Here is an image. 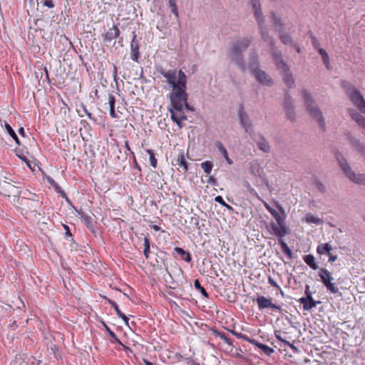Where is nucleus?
Returning a JSON list of instances; mask_svg holds the SVG:
<instances>
[{
    "label": "nucleus",
    "mask_w": 365,
    "mask_h": 365,
    "mask_svg": "<svg viewBox=\"0 0 365 365\" xmlns=\"http://www.w3.org/2000/svg\"><path fill=\"white\" fill-rule=\"evenodd\" d=\"M17 202L19 205H24L27 201L31 200V208H36L38 205L39 199L36 194L30 192L26 190L23 192V196L16 197Z\"/></svg>",
    "instance_id": "obj_11"
},
{
    "label": "nucleus",
    "mask_w": 365,
    "mask_h": 365,
    "mask_svg": "<svg viewBox=\"0 0 365 365\" xmlns=\"http://www.w3.org/2000/svg\"><path fill=\"white\" fill-rule=\"evenodd\" d=\"M216 336L220 337L221 339H222L226 344H227L230 346L232 345V340L228 338L225 333L222 332H217Z\"/></svg>",
    "instance_id": "obj_37"
},
{
    "label": "nucleus",
    "mask_w": 365,
    "mask_h": 365,
    "mask_svg": "<svg viewBox=\"0 0 365 365\" xmlns=\"http://www.w3.org/2000/svg\"><path fill=\"white\" fill-rule=\"evenodd\" d=\"M150 228L153 229L154 231L158 232L160 230V227L156 225H150Z\"/></svg>",
    "instance_id": "obj_58"
},
{
    "label": "nucleus",
    "mask_w": 365,
    "mask_h": 365,
    "mask_svg": "<svg viewBox=\"0 0 365 365\" xmlns=\"http://www.w3.org/2000/svg\"><path fill=\"white\" fill-rule=\"evenodd\" d=\"M108 105L110 108V115L113 118H119L120 115L115 110V96L109 93L108 96Z\"/></svg>",
    "instance_id": "obj_20"
},
{
    "label": "nucleus",
    "mask_w": 365,
    "mask_h": 365,
    "mask_svg": "<svg viewBox=\"0 0 365 365\" xmlns=\"http://www.w3.org/2000/svg\"><path fill=\"white\" fill-rule=\"evenodd\" d=\"M3 179L1 180H6V181H9L10 182H14V183H16V184H19V182L16 180H15L14 178H12L10 175L9 176H3L2 177Z\"/></svg>",
    "instance_id": "obj_50"
},
{
    "label": "nucleus",
    "mask_w": 365,
    "mask_h": 365,
    "mask_svg": "<svg viewBox=\"0 0 365 365\" xmlns=\"http://www.w3.org/2000/svg\"><path fill=\"white\" fill-rule=\"evenodd\" d=\"M279 243V245L281 246L282 252L285 255H287L289 259H292V250H290V248L287 245V243L282 239H280Z\"/></svg>",
    "instance_id": "obj_26"
},
{
    "label": "nucleus",
    "mask_w": 365,
    "mask_h": 365,
    "mask_svg": "<svg viewBox=\"0 0 365 365\" xmlns=\"http://www.w3.org/2000/svg\"><path fill=\"white\" fill-rule=\"evenodd\" d=\"M279 292H280L281 295H282V297H284V291L282 289V288H281V287H280V289H279Z\"/></svg>",
    "instance_id": "obj_63"
},
{
    "label": "nucleus",
    "mask_w": 365,
    "mask_h": 365,
    "mask_svg": "<svg viewBox=\"0 0 365 365\" xmlns=\"http://www.w3.org/2000/svg\"><path fill=\"white\" fill-rule=\"evenodd\" d=\"M63 227H64V229L66 230V235L67 236H68V237H71L72 235H71V231H70V229H69L68 226V225H63Z\"/></svg>",
    "instance_id": "obj_57"
},
{
    "label": "nucleus",
    "mask_w": 365,
    "mask_h": 365,
    "mask_svg": "<svg viewBox=\"0 0 365 365\" xmlns=\"http://www.w3.org/2000/svg\"><path fill=\"white\" fill-rule=\"evenodd\" d=\"M176 165L179 166L178 170L185 173L188 170V163L185 159L184 150L180 149L178 150V157L176 158Z\"/></svg>",
    "instance_id": "obj_14"
},
{
    "label": "nucleus",
    "mask_w": 365,
    "mask_h": 365,
    "mask_svg": "<svg viewBox=\"0 0 365 365\" xmlns=\"http://www.w3.org/2000/svg\"><path fill=\"white\" fill-rule=\"evenodd\" d=\"M304 262L312 269H316L317 265L315 262V257L312 255H307L304 257Z\"/></svg>",
    "instance_id": "obj_25"
},
{
    "label": "nucleus",
    "mask_w": 365,
    "mask_h": 365,
    "mask_svg": "<svg viewBox=\"0 0 365 365\" xmlns=\"http://www.w3.org/2000/svg\"><path fill=\"white\" fill-rule=\"evenodd\" d=\"M174 252L180 256L182 260L187 262H191V255L188 251H186L181 247H176L174 248Z\"/></svg>",
    "instance_id": "obj_21"
},
{
    "label": "nucleus",
    "mask_w": 365,
    "mask_h": 365,
    "mask_svg": "<svg viewBox=\"0 0 365 365\" xmlns=\"http://www.w3.org/2000/svg\"><path fill=\"white\" fill-rule=\"evenodd\" d=\"M306 221L309 223H318L319 220L317 217L309 214L306 216Z\"/></svg>",
    "instance_id": "obj_43"
},
{
    "label": "nucleus",
    "mask_w": 365,
    "mask_h": 365,
    "mask_svg": "<svg viewBox=\"0 0 365 365\" xmlns=\"http://www.w3.org/2000/svg\"><path fill=\"white\" fill-rule=\"evenodd\" d=\"M258 63L250 66V72L259 83L262 85L270 86L272 83V78L263 71L257 69Z\"/></svg>",
    "instance_id": "obj_10"
},
{
    "label": "nucleus",
    "mask_w": 365,
    "mask_h": 365,
    "mask_svg": "<svg viewBox=\"0 0 365 365\" xmlns=\"http://www.w3.org/2000/svg\"><path fill=\"white\" fill-rule=\"evenodd\" d=\"M158 71L166 78L167 83L172 88L171 92L168 95L170 101L168 111L172 120L181 128H182V123L187 120L185 110H194L193 108L190 106L187 103L186 75L182 70H179L178 73L177 71L174 69L166 71L164 68H160Z\"/></svg>",
    "instance_id": "obj_1"
},
{
    "label": "nucleus",
    "mask_w": 365,
    "mask_h": 365,
    "mask_svg": "<svg viewBox=\"0 0 365 365\" xmlns=\"http://www.w3.org/2000/svg\"><path fill=\"white\" fill-rule=\"evenodd\" d=\"M257 145L259 149L264 153H268L270 150L269 143L263 137H261L260 140L257 141Z\"/></svg>",
    "instance_id": "obj_24"
},
{
    "label": "nucleus",
    "mask_w": 365,
    "mask_h": 365,
    "mask_svg": "<svg viewBox=\"0 0 365 365\" xmlns=\"http://www.w3.org/2000/svg\"><path fill=\"white\" fill-rule=\"evenodd\" d=\"M306 297H302L299 299L300 304L303 305L304 310H309L314 307L319 302H316L312 297V292L309 291V287L306 286L305 289Z\"/></svg>",
    "instance_id": "obj_12"
},
{
    "label": "nucleus",
    "mask_w": 365,
    "mask_h": 365,
    "mask_svg": "<svg viewBox=\"0 0 365 365\" xmlns=\"http://www.w3.org/2000/svg\"><path fill=\"white\" fill-rule=\"evenodd\" d=\"M238 116L240 118V123L242 126L244 128L245 132H248L249 129L251 127V123L247 118L246 113L244 111L243 107H242L238 113Z\"/></svg>",
    "instance_id": "obj_16"
},
{
    "label": "nucleus",
    "mask_w": 365,
    "mask_h": 365,
    "mask_svg": "<svg viewBox=\"0 0 365 365\" xmlns=\"http://www.w3.org/2000/svg\"><path fill=\"white\" fill-rule=\"evenodd\" d=\"M273 217L276 220L277 225H279L280 227H287L284 220L279 213H277V215H274Z\"/></svg>",
    "instance_id": "obj_41"
},
{
    "label": "nucleus",
    "mask_w": 365,
    "mask_h": 365,
    "mask_svg": "<svg viewBox=\"0 0 365 365\" xmlns=\"http://www.w3.org/2000/svg\"><path fill=\"white\" fill-rule=\"evenodd\" d=\"M19 134H20V135H21L22 136H24V135H25V131H24V128H22V127H21V128H20L19 129Z\"/></svg>",
    "instance_id": "obj_60"
},
{
    "label": "nucleus",
    "mask_w": 365,
    "mask_h": 365,
    "mask_svg": "<svg viewBox=\"0 0 365 365\" xmlns=\"http://www.w3.org/2000/svg\"><path fill=\"white\" fill-rule=\"evenodd\" d=\"M0 193L7 197H19L21 191L20 187L15 186L6 180H0Z\"/></svg>",
    "instance_id": "obj_9"
},
{
    "label": "nucleus",
    "mask_w": 365,
    "mask_h": 365,
    "mask_svg": "<svg viewBox=\"0 0 365 365\" xmlns=\"http://www.w3.org/2000/svg\"><path fill=\"white\" fill-rule=\"evenodd\" d=\"M118 73V68L115 65H113V76L114 78H116Z\"/></svg>",
    "instance_id": "obj_56"
},
{
    "label": "nucleus",
    "mask_w": 365,
    "mask_h": 365,
    "mask_svg": "<svg viewBox=\"0 0 365 365\" xmlns=\"http://www.w3.org/2000/svg\"><path fill=\"white\" fill-rule=\"evenodd\" d=\"M26 162L27 166L32 170H34L36 164L31 160H27L25 157L22 158Z\"/></svg>",
    "instance_id": "obj_49"
},
{
    "label": "nucleus",
    "mask_w": 365,
    "mask_h": 365,
    "mask_svg": "<svg viewBox=\"0 0 365 365\" xmlns=\"http://www.w3.org/2000/svg\"><path fill=\"white\" fill-rule=\"evenodd\" d=\"M252 301L257 303L259 310H264L268 308L279 312L282 310V306L274 303L271 297H266L263 295H259L256 299H253Z\"/></svg>",
    "instance_id": "obj_8"
},
{
    "label": "nucleus",
    "mask_w": 365,
    "mask_h": 365,
    "mask_svg": "<svg viewBox=\"0 0 365 365\" xmlns=\"http://www.w3.org/2000/svg\"><path fill=\"white\" fill-rule=\"evenodd\" d=\"M336 158L343 173L350 181L357 185H365V173H356L341 153H336Z\"/></svg>",
    "instance_id": "obj_3"
},
{
    "label": "nucleus",
    "mask_w": 365,
    "mask_h": 365,
    "mask_svg": "<svg viewBox=\"0 0 365 365\" xmlns=\"http://www.w3.org/2000/svg\"><path fill=\"white\" fill-rule=\"evenodd\" d=\"M146 152L149 155L150 165H152V167L153 168H156L158 166V160L155 156L154 151L151 149H148V150H146Z\"/></svg>",
    "instance_id": "obj_28"
},
{
    "label": "nucleus",
    "mask_w": 365,
    "mask_h": 365,
    "mask_svg": "<svg viewBox=\"0 0 365 365\" xmlns=\"http://www.w3.org/2000/svg\"><path fill=\"white\" fill-rule=\"evenodd\" d=\"M215 200L217 202L221 204L222 205L227 207V208H231V207L224 201L223 198L221 196H217L215 198Z\"/></svg>",
    "instance_id": "obj_45"
},
{
    "label": "nucleus",
    "mask_w": 365,
    "mask_h": 365,
    "mask_svg": "<svg viewBox=\"0 0 365 365\" xmlns=\"http://www.w3.org/2000/svg\"><path fill=\"white\" fill-rule=\"evenodd\" d=\"M268 282L272 287L277 288V289H280L279 285L270 276L268 277Z\"/></svg>",
    "instance_id": "obj_47"
},
{
    "label": "nucleus",
    "mask_w": 365,
    "mask_h": 365,
    "mask_svg": "<svg viewBox=\"0 0 365 365\" xmlns=\"http://www.w3.org/2000/svg\"><path fill=\"white\" fill-rule=\"evenodd\" d=\"M271 20L273 24L274 28L276 31H284V23L280 17H278L276 13L272 12L271 14Z\"/></svg>",
    "instance_id": "obj_19"
},
{
    "label": "nucleus",
    "mask_w": 365,
    "mask_h": 365,
    "mask_svg": "<svg viewBox=\"0 0 365 365\" xmlns=\"http://www.w3.org/2000/svg\"><path fill=\"white\" fill-rule=\"evenodd\" d=\"M264 205L266 209L272 214V216L277 215L278 213L274 209L272 208L268 203L264 202Z\"/></svg>",
    "instance_id": "obj_48"
},
{
    "label": "nucleus",
    "mask_w": 365,
    "mask_h": 365,
    "mask_svg": "<svg viewBox=\"0 0 365 365\" xmlns=\"http://www.w3.org/2000/svg\"><path fill=\"white\" fill-rule=\"evenodd\" d=\"M279 38L282 41V42L284 44H292L293 43V41L292 38L289 36L284 34V31H279Z\"/></svg>",
    "instance_id": "obj_32"
},
{
    "label": "nucleus",
    "mask_w": 365,
    "mask_h": 365,
    "mask_svg": "<svg viewBox=\"0 0 365 365\" xmlns=\"http://www.w3.org/2000/svg\"><path fill=\"white\" fill-rule=\"evenodd\" d=\"M271 227L274 235L281 239L288 233V229L287 227H280L274 222L271 223Z\"/></svg>",
    "instance_id": "obj_18"
},
{
    "label": "nucleus",
    "mask_w": 365,
    "mask_h": 365,
    "mask_svg": "<svg viewBox=\"0 0 365 365\" xmlns=\"http://www.w3.org/2000/svg\"><path fill=\"white\" fill-rule=\"evenodd\" d=\"M48 181L52 186H53L56 188V190H58L60 188L53 179L48 178Z\"/></svg>",
    "instance_id": "obj_51"
},
{
    "label": "nucleus",
    "mask_w": 365,
    "mask_h": 365,
    "mask_svg": "<svg viewBox=\"0 0 365 365\" xmlns=\"http://www.w3.org/2000/svg\"><path fill=\"white\" fill-rule=\"evenodd\" d=\"M103 325L105 327L106 330L108 331V334L110 335V336L111 338H113L114 339V341H116L117 343L122 344L121 341L117 337L116 334L105 323L103 324Z\"/></svg>",
    "instance_id": "obj_36"
},
{
    "label": "nucleus",
    "mask_w": 365,
    "mask_h": 365,
    "mask_svg": "<svg viewBox=\"0 0 365 365\" xmlns=\"http://www.w3.org/2000/svg\"><path fill=\"white\" fill-rule=\"evenodd\" d=\"M226 161L228 163V164L231 165L232 164V161L230 160V158L228 156V154L227 155V157H224Z\"/></svg>",
    "instance_id": "obj_61"
},
{
    "label": "nucleus",
    "mask_w": 365,
    "mask_h": 365,
    "mask_svg": "<svg viewBox=\"0 0 365 365\" xmlns=\"http://www.w3.org/2000/svg\"><path fill=\"white\" fill-rule=\"evenodd\" d=\"M120 30L116 25H113L107 32L103 34V39L105 42H110L112 40L120 36Z\"/></svg>",
    "instance_id": "obj_15"
},
{
    "label": "nucleus",
    "mask_w": 365,
    "mask_h": 365,
    "mask_svg": "<svg viewBox=\"0 0 365 365\" xmlns=\"http://www.w3.org/2000/svg\"><path fill=\"white\" fill-rule=\"evenodd\" d=\"M333 250L332 247L329 243H325L321 248V255L326 253H329Z\"/></svg>",
    "instance_id": "obj_39"
},
{
    "label": "nucleus",
    "mask_w": 365,
    "mask_h": 365,
    "mask_svg": "<svg viewBox=\"0 0 365 365\" xmlns=\"http://www.w3.org/2000/svg\"><path fill=\"white\" fill-rule=\"evenodd\" d=\"M107 300L108 303L113 307L118 316L123 313L119 309L118 304L114 301L109 299H108Z\"/></svg>",
    "instance_id": "obj_42"
},
{
    "label": "nucleus",
    "mask_w": 365,
    "mask_h": 365,
    "mask_svg": "<svg viewBox=\"0 0 365 365\" xmlns=\"http://www.w3.org/2000/svg\"><path fill=\"white\" fill-rule=\"evenodd\" d=\"M284 108L286 109L287 114L288 117L291 120H293L294 118V113L292 110V102H289V99H287L284 103Z\"/></svg>",
    "instance_id": "obj_29"
},
{
    "label": "nucleus",
    "mask_w": 365,
    "mask_h": 365,
    "mask_svg": "<svg viewBox=\"0 0 365 365\" xmlns=\"http://www.w3.org/2000/svg\"><path fill=\"white\" fill-rule=\"evenodd\" d=\"M118 317L121 318L123 320L125 324L128 326L129 319L128 317H126L123 313H121L120 315H118Z\"/></svg>",
    "instance_id": "obj_53"
},
{
    "label": "nucleus",
    "mask_w": 365,
    "mask_h": 365,
    "mask_svg": "<svg viewBox=\"0 0 365 365\" xmlns=\"http://www.w3.org/2000/svg\"><path fill=\"white\" fill-rule=\"evenodd\" d=\"M215 146L217 147L218 150L222 154L223 157H227V155L228 154L227 151L221 142L217 141L215 143Z\"/></svg>",
    "instance_id": "obj_38"
},
{
    "label": "nucleus",
    "mask_w": 365,
    "mask_h": 365,
    "mask_svg": "<svg viewBox=\"0 0 365 365\" xmlns=\"http://www.w3.org/2000/svg\"><path fill=\"white\" fill-rule=\"evenodd\" d=\"M316 251L318 254H319V245H318L316 248Z\"/></svg>",
    "instance_id": "obj_64"
},
{
    "label": "nucleus",
    "mask_w": 365,
    "mask_h": 365,
    "mask_svg": "<svg viewBox=\"0 0 365 365\" xmlns=\"http://www.w3.org/2000/svg\"><path fill=\"white\" fill-rule=\"evenodd\" d=\"M125 147L126 148L127 150H128V151H130V152H132V151H131V149H130V145H129V142H128V140H126V141L125 142Z\"/></svg>",
    "instance_id": "obj_59"
},
{
    "label": "nucleus",
    "mask_w": 365,
    "mask_h": 365,
    "mask_svg": "<svg viewBox=\"0 0 365 365\" xmlns=\"http://www.w3.org/2000/svg\"><path fill=\"white\" fill-rule=\"evenodd\" d=\"M321 57L322 58L323 63L326 66V68L328 70L331 69L330 63H329V58L328 56V53L326 52L325 50L321 48Z\"/></svg>",
    "instance_id": "obj_30"
},
{
    "label": "nucleus",
    "mask_w": 365,
    "mask_h": 365,
    "mask_svg": "<svg viewBox=\"0 0 365 365\" xmlns=\"http://www.w3.org/2000/svg\"><path fill=\"white\" fill-rule=\"evenodd\" d=\"M143 362L145 363V365H153V363L148 361L147 359H143Z\"/></svg>",
    "instance_id": "obj_62"
},
{
    "label": "nucleus",
    "mask_w": 365,
    "mask_h": 365,
    "mask_svg": "<svg viewBox=\"0 0 365 365\" xmlns=\"http://www.w3.org/2000/svg\"><path fill=\"white\" fill-rule=\"evenodd\" d=\"M194 287L196 289L199 290L205 297L208 298V294L206 292L205 289L201 286L199 279H195L194 281Z\"/></svg>",
    "instance_id": "obj_33"
},
{
    "label": "nucleus",
    "mask_w": 365,
    "mask_h": 365,
    "mask_svg": "<svg viewBox=\"0 0 365 365\" xmlns=\"http://www.w3.org/2000/svg\"><path fill=\"white\" fill-rule=\"evenodd\" d=\"M21 206L23 210H25L26 212H34L36 210V208H29L31 207V200L27 201L24 205H19Z\"/></svg>",
    "instance_id": "obj_40"
},
{
    "label": "nucleus",
    "mask_w": 365,
    "mask_h": 365,
    "mask_svg": "<svg viewBox=\"0 0 365 365\" xmlns=\"http://www.w3.org/2000/svg\"><path fill=\"white\" fill-rule=\"evenodd\" d=\"M285 345H287L289 346L294 352L297 351V348L292 343L287 341V343L285 344Z\"/></svg>",
    "instance_id": "obj_55"
},
{
    "label": "nucleus",
    "mask_w": 365,
    "mask_h": 365,
    "mask_svg": "<svg viewBox=\"0 0 365 365\" xmlns=\"http://www.w3.org/2000/svg\"><path fill=\"white\" fill-rule=\"evenodd\" d=\"M342 87L352 103L365 114V100L361 92L347 81L342 82Z\"/></svg>",
    "instance_id": "obj_4"
},
{
    "label": "nucleus",
    "mask_w": 365,
    "mask_h": 365,
    "mask_svg": "<svg viewBox=\"0 0 365 365\" xmlns=\"http://www.w3.org/2000/svg\"><path fill=\"white\" fill-rule=\"evenodd\" d=\"M200 165L206 174H207V175L210 174L212 167H213V164L212 162L207 160V161L202 163Z\"/></svg>",
    "instance_id": "obj_31"
},
{
    "label": "nucleus",
    "mask_w": 365,
    "mask_h": 365,
    "mask_svg": "<svg viewBox=\"0 0 365 365\" xmlns=\"http://www.w3.org/2000/svg\"><path fill=\"white\" fill-rule=\"evenodd\" d=\"M250 4L255 12L259 35L262 39L269 46L277 67L284 73L283 81L284 83L291 88L294 83V80L292 78V75L289 72V70L287 65L282 59L281 53H278L275 51L274 40L272 36H269V29L265 25V20L262 15L259 0H250Z\"/></svg>",
    "instance_id": "obj_2"
},
{
    "label": "nucleus",
    "mask_w": 365,
    "mask_h": 365,
    "mask_svg": "<svg viewBox=\"0 0 365 365\" xmlns=\"http://www.w3.org/2000/svg\"><path fill=\"white\" fill-rule=\"evenodd\" d=\"M274 336H275V337L277 338V339L278 341H281L282 343H283V344H285L286 343H287V341L282 336V334H281V333H280V331H276L274 332Z\"/></svg>",
    "instance_id": "obj_44"
},
{
    "label": "nucleus",
    "mask_w": 365,
    "mask_h": 365,
    "mask_svg": "<svg viewBox=\"0 0 365 365\" xmlns=\"http://www.w3.org/2000/svg\"><path fill=\"white\" fill-rule=\"evenodd\" d=\"M250 39L247 38H243L242 39L236 41L232 46L231 48V58L232 60L235 61L238 65L242 66L244 70V64L242 59V52L245 51L250 44Z\"/></svg>",
    "instance_id": "obj_5"
},
{
    "label": "nucleus",
    "mask_w": 365,
    "mask_h": 365,
    "mask_svg": "<svg viewBox=\"0 0 365 365\" xmlns=\"http://www.w3.org/2000/svg\"><path fill=\"white\" fill-rule=\"evenodd\" d=\"M134 38H135V36H134ZM133 39H135V38H133ZM130 49H131V52H130L131 59L135 62H138V58L140 56L139 46H138V43H134V40H133V41L130 43Z\"/></svg>",
    "instance_id": "obj_22"
},
{
    "label": "nucleus",
    "mask_w": 365,
    "mask_h": 365,
    "mask_svg": "<svg viewBox=\"0 0 365 365\" xmlns=\"http://www.w3.org/2000/svg\"><path fill=\"white\" fill-rule=\"evenodd\" d=\"M207 182L212 185H215L217 183V180L212 176H210L207 179Z\"/></svg>",
    "instance_id": "obj_54"
},
{
    "label": "nucleus",
    "mask_w": 365,
    "mask_h": 365,
    "mask_svg": "<svg viewBox=\"0 0 365 365\" xmlns=\"http://www.w3.org/2000/svg\"><path fill=\"white\" fill-rule=\"evenodd\" d=\"M5 128L6 130V131L8 132V133L9 134V135L14 140L16 143L17 145H20V141H19L18 136L16 135V133L14 132V130H13L11 126L6 122L5 123Z\"/></svg>",
    "instance_id": "obj_27"
},
{
    "label": "nucleus",
    "mask_w": 365,
    "mask_h": 365,
    "mask_svg": "<svg viewBox=\"0 0 365 365\" xmlns=\"http://www.w3.org/2000/svg\"><path fill=\"white\" fill-rule=\"evenodd\" d=\"M80 219L85 224V225L93 232H94L93 219L91 216L85 214L83 212H78Z\"/></svg>",
    "instance_id": "obj_17"
},
{
    "label": "nucleus",
    "mask_w": 365,
    "mask_h": 365,
    "mask_svg": "<svg viewBox=\"0 0 365 365\" xmlns=\"http://www.w3.org/2000/svg\"><path fill=\"white\" fill-rule=\"evenodd\" d=\"M348 138L351 145H353L359 153L365 156V146L361 144L358 139L351 136L350 134H349Z\"/></svg>",
    "instance_id": "obj_23"
},
{
    "label": "nucleus",
    "mask_w": 365,
    "mask_h": 365,
    "mask_svg": "<svg viewBox=\"0 0 365 365\" xmlns=\"http://www.w3.org/2000/svg\"><path fill=\"white\" fill-rule=\"evenodd\" d=\"M230 331L237 339H243L244 341H247L248 343L256 346L257 347L260 349L267 356H271L274 352V349H272V347H269V346H267L266 344L260 343L255 339L250 338L246 334H243L242 333L237 332L235 330H230Z\"/></svg>",
    "instance_id": "obj_6"
},
{
    "label": "nucleus",
    "mask_w": 365,
    "mask_h": 365,
    "mask_svg": "<svg viewBox=\"0 0 365 365\" xmlns=\"http://www.w3.org/2000/svg\"><path fill=\"white\" fill-rule=\"evenodd\" d=\"M144 250L143 254L146 259L149 258V253H150V240L148 237H144Z\"/></svg>",
    "instance_id": "obj_34"
},
{
    "label": "nucleus",
    "mask_w": 365,
    "mask_h": 365,
    "mask_svg": "<svg viewBox=\"0 0 365 365\" xmlns=\"http://www.w3.org/2000/svg\"><path fill=\"white\" fill-rule=\"evenodd\" d=\"M41 4L48 8H53L54 4L53 0H42Z\"/></svg>",
    "instance_id": "obj_46"
},
{
    "label": "nucleus",
    "mask_w": 365,
    "mask_h": 365,
    "mask_svg": "<svg viewBox=\"0 0 365 365\" xmlns=\"http://www.w3.org/2000/svg\"><path fill=\"white\" fill-rule=\"evenodd\" d=\"M329 256V262H333L336 260L337 256L335 255H333L331 252L329 253H327Z\"/></svg>",
    "instance_id": "obj_52"
},
{
    "label": "nucleus",
    "mask_w": 365,
    "mask_h": 365,
    "mask_svg": "<svg viewBox=\"0 0 365 365\" xmlns=\"http://www.w3.org/2000/svg\"><path fill=\"white\" fill-rule=\"evenodd\" d=\"M331 273L326 269L321 268V282L331 294H336L339 288L334 282Z\"/></svg>",
    "instance_id": "obj_7"
},
{
    "label": "nucleus",
    "mask_w": 365,
    "mask_h": 365,
    "mask_svg": "<svg viewBox=\"0 0 365 365\" xmlns=\"http://www.w3.org/2000/svg\"><path fill=\"white\" fill-rule=\"evenodd\" d=\"M169 6L171 8L173 14L178 18L179 14L178 11V6L176 4V0H168Z\"/></svg>",
    "instance_id": "obj_35"
},
{
    "label": "nucleus",
    "mask_w": 365,
    "mask_h": 365,
    "mask_svg": "<svg viewBox=\"0 0 365 365\" xmlns=\"http://www.w3.org/2000/svg\"><path fill=\"white\" fill-rule=\"evenodd\" d=\"M302 96H303V98L304 99L305 103L307 106V109H308L310 115L314 118H315V120L317 121H319V116L318 115V109L317 108H312V103L313 102H312L311 96L306 91H304L302 92Z\"/></svg>",
    "instance_id": "obj_13"
}]
</instances>
